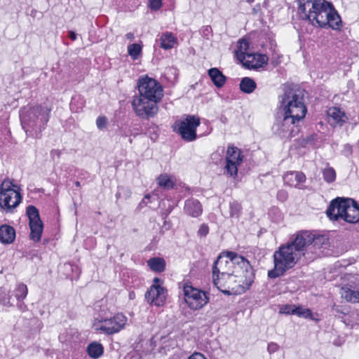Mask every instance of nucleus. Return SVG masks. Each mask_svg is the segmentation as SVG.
<instances>
[{
	"label": "nucleus",
	"mask_w": 359,
	"mask_h": 359,
	"mask_svg": "<svg viewBox=\"0 0 359 359\" xmlns=\"http://www.w3.org/2000/svg\"><path fill=\"white\" fill-rule=\"evenodd\" d=\"M139 95L134 96L132 101L133 110L137 116L149 118L158 112V102L163 96L161 85L147 76L138 79Z\"/></svg>",
	"instance_id": "nucleus-1"
},
{
	"label": "nucleus",
	"mask_w": 359,
	"mask_h": 359,
	"mask_svg": "<svg viewBox=\"0 0 359 359\" xmlns=\"http://www.w3.org/2000/svg\"><path fill=\"white\" fill-rule=\"evenodd\" d=\"M305 238H294L285 244L281 245L278 250L273 253L274 268L268 271V276L270 278L280 277L289 269L293 268L296 264L303 257L304 252L303 250Z\"/></svg>",
	"instance_id": "nucleus-2"
},
{
	"label": "nucleus",
	"mask_w": 359,
	"mask_h": 359,
	"mask_svg": "<svg viewBox=\"0 0 359 359\" xmlns=\"http://www.w3.org/2000/svg\"><path fill=\"white\" fill-rule=\"evenodd\" d=\"M278 111L302 121L307 108L304 102V90L296 85H285L278 96Z\"/></svg>",
	"instance_id": "nucleus-3"
},
{
	"label": "nucleus",
	"mask_w": 359,
	"mask_h": 359,
	"mask_svg": "<svg viewBox=\"0 0 359 359\" xmlns=\"http://www.w3.org/2000/svg\"><path fill=\"white\" fill-rule=\"evenodd\" d=\"M50 109L41 105L26 106L20 111L21 126L27 135L38 137L50 118Z\"/></svg>",
	"instance_id": "nucleus-4"
},
{
	"label": "nucleus",
	"mask_w": 359,
	"mask_h": 359,
	"mask_svg": "<svg viewBox=\"0 0 359 359\" xmlns=\"http://www.w3.org/2000/svg\"><path fill=\"white\" fill-rule=\"evenodd\" d=\"M326 214L331 220L340 219L347 223L359 222V205L352 198H337L332 201Z\"/></svg>",
	"instance_id": "nucleus-5"
},
{
	"label": "nucleus",
	"mask_w": 359,
	"mask_h": 359,
	"mask_svg": "<svg viewBox=\"0 0 359 359\" xmlns=\"http://www.w3.org/2000/svg\"><path fill=\"white\" fill-rule=\"evenodd\" d=\"M302 121L291 116L277 112L275 122L272 126L274 134L282 138H291L299 133V123Z\"/></svg>",
	"instance_id": "nucleus-6"
},
{
	"label": "nucleus",
	"mask_w": 359,
	"mask_h": 359,
	"mask_svg": "<svg viewBox=\"0 0 359 359\" xmlns=\"http://www.w3.org/2000/svg\"><path fill=\"white\" fill-rule=\"evenodd\" d=\"M17 185L8 178L0 185V207L6 212H11L20 203L22 196L15 189Z\"/></svg>",
	"instance_id": "nucleus-7"
},
{
	"label": "nucleus",
	"mask_w": 359,
	"mask_h": 359,
	"mask_svg": "<svg viewBox=\"0 0 359 359\" xmlns=\"http://www.w3.org/2000/svg\"><path fill=\"white\" fill-rule=\"evenodd\" d=\"M297 238H305V243L302 248L304 252L306 262L313 260L316 257L320 256L317 252L322 248L326 247L328 244V239L323 235H315L309 231H302L297 234Z\"/></svg>",
	"instance_id": "nucleus-8"
},
{
	"label": "nucleus",
	"mask_w": 359,
	"mask_h": 359,
	"mask_svg": "<svg viewBox=\"0 0 359 359\" xmlns=\"http://www.w3.org/2000/svg\"><path fill=\"white\" fill-rule=\"evenodd\" d=\"M327 2L325 0H298L299 17L317 26L320 15L324 11Z\"/></svg>",
	"instance_id": "nucleus-9"
},
{
	"label": "nucleus",
	"mask_w": 359,
	"mask_h": 359,
	"mask_svg": "<svg viewBox=\"0 0 359 359\" xmlns=\"http://www.w3.org/2000/svg\"><path fill=\"white\" fill-rule=\"evenodd\" d=\"M244 278L235 273L227 274L226 276L214 278L213 283L223 293L230 294L232 292H244L250 287H245Z\"/></svg>",
	"instance_id": "nucleus-10"
},
{
	"label": "nucleus",
	"mask_w": 359,
	"mask_h": 359,
	"mask_svg": "<svg viewBox=\"0 0 359 359\" xmlns=\"http://www.w3.org/2000/svg\"><path fill=\"white\" fill-rule=\"evenodd\" d=\"M226 255L232 259L234 273L244 278L245 287H250L255 280L254 270L248 260L234 252H226Z\"/></svg>",
	"instance_id": "nucleus-11"
},
{
	"label": "nucleus",
	"mask_w": 359,
	"mask_h": 359,
	"mask_svg": "<svg viewBox=\"0 0 359 359\" xmlns=\"http://www.w3.org/2000/svg\"><path fill=\"white\" fill-rule=\"evenodd\" d=\"M127 318L122 313H117L110 318H96L93 327L96 332L107 335L120 332L125 327Z\"/></svg>",
	"instance_id": "nucleus-12"
},
{
	"label": "nucleus",
	"mask_w": 359,
	"mask_h": 359,
	"mask_svg": "<svg viewBox=\"0 0 359 359\" xmlns=\"http://www.w3.org/2000/svg\"><path fill=\"white\" fill-rule=\"evenodd\" d=\"M200 125V118L188 115L184 120L175 122L174 130L179 133L187 142H191L196 138V128Z\"/></svg>",
	"instance_id": "nucleus-13"
},
{
	"label": "nucleus",
	"mask_w": 359,
	"mask_h": 359,
	"mask_svg": "<svg viewBox=\"0 0 359 359\" xmlns=\"http://www.w3.org/2000/svg\"><path fill=\"white\" fill-rule=\"evenodd\" d=\"M183 292L184 300L191 309H201L209 301L206 292L194 287L187 283L184 285Z\"/></svg>",
	"instance_id": "nucleus-14"
},
{
	"label": "nucleus",
	"mask_w": 359,
	"mask_h": 359,
	"mask_svg": "<svg viewBox=\"0 0 359 359\" xmlns=\"http://www.w3.org/2000/svg\"><path fill=\"white\" fill-rule=\"evenodd\" d=\"M26 213L29 220L30 238L37 242L40 241L43 232V223L40 219L39 210L35 206L29 205Z\"/></svg>",
	"instance_id": "nucleus-15"
},
{
	"label": "nucleus",
	"mask_w": 359,
	"mask_h": 359,
	"mask_svg": "<svg viewBox=\"0 0 359 359\" xmlns=\"http://www.w3.org/2000/svg\"><path fill=\"white\" fill-rule=\"evenodd\" d=\"M341 22V21L339 14L334 10L332 5L327 2L324 11H322L320 15L317 26L323 27L328 25L332 29H337L339 28Z\"/></svg>",
	"instance_id": "nucleus-16"
},
{
	"label": "nucleus",
	"mask_w": 359,
	"mask_h": 359,
	"mask_svg": "<svg viewBox=\"0 0 359 359\" xmlns=\"http://www.w3.org/2000/svg\"><path fill=\"white\" fill-rule=\"evenodd\" d=\"M348 280L341 288V296L347 302L359 303V275L349 276Z\"/></svg>",
	"instance_id": "nucleus-17"
},
{
	"label": "nucleus",
	"mask_w": 359,
	"mask_h": 359,
	"mask_svg": "<svg viewBox=\"0 0 359 359\" xmlns=\"http://www.w3.org/2000/svg\"><path fill=\"white\" fill-rule=\"evenodd\" d=\"M231 273H234L232 259L227 257L226 252H224L217 257L214 263L212 268L213 278H217V275L224 276Z\"/></svg>",
	"instance_id": "nucleus-18"
},
{
	"label": "nucleus",
	"mask_w": 359,
	"mask_h": 359,
	"mask_svg": "<svg viewBox=\"0 0 359 359\" xmlns=\"http://www.w3.org/2000/svg\"><path fill=\"white\" fill-rule=\"evenodd\" d=\"M167 290L157 285H153L145 294V299L150 304L163 306L166 300Z\"/></svg>",
	"instance_id": "nucleus-19"
},
{
	"label": "nucleus",
	"mask_w": 359,
	"mask_h": 359,
	"mask_svg": "<svg viewBox=\"0 0 359 359\" xmlns=\"http://www.w3.org/2000/svg\"><path fill=\"white\" fill-rule=\"evenodd\" d=\"M244 60V65L249 69H257L266 65L269 60L266 55L252 53L247 55V57H243Z\"/></svg>",
	"instance_id": "nucleus-20"
},
{
	"label": "nucleus",
	"mask_w": 359,
	"mask_h": 359,
	"mask_svg": "<svg viewBox=\"0 0 359 359\" xmlns=\"http://www.w3.org/2000/svg\"><path fill=\"white\" fill-rule=\"evenodd\" d=\"M283 180L290 187L300 188L299 184L305 182L306 176L302 172L289 171L284 174Z\"/></svg>",
	"instance_id": "nucleus-21"
},
{
	"label": "nucleus",
	"mask_w": 359,
	"mask_h": 359,
	"mask_svg": "<svg viewBox=\"0 0 359 359\" xmlns=\"http://www.w3.org/2000/svg\"><path fill=\"white\" fill-rule=\"evenodd\" d=\"M280 313L297 315L299 317L310 318L312 312L310 309L297 307L294 305L284 304L280 307Z\"/></svg>",
	"instance_id": "nucleus-22"
},
{
	"label": "nucleus",
	"mask_w": 359,
	"mask_h": 359,
	"mask_svg": "<svg viewBox=\"0 0 359 359\" xmlns=\"http://www.w3.org/2000/svg\"><path fill=\"white\" fill-rule=\"evenodd\" d=\"M327 114L330 124L334 127L342 126L347 119L345 113L337 107L330 108L327 111Z\"/></svg>",
	"instance_id": "nucleus-23"
},
{
	"label": "nucleus",
	"mask_w": 359,
	"mask_h": 359,
	"mask_svg": "<svg viewBox=\"0 0 359 359\" xmlns=\"http://www.w3.org/2000/svg\"><path fill=\"white\" fill-rule=\"evenodd\" d=\"M15 237V229L9 225L0 226V242L2 243H11Z\"/></svg>",
	"instance_id": "nucleus-24"
},
{
	"label": "nucleus",
	"mask_w": 359,
	"mask_h": 359,
	"mask_svg": "<svg viewBox=\"0 0 359 359\" xmlns=\"http://www.w3.org/2000/svg\"><path fill=\"white\" fill-rule=\"evenodd\" d=\"M184 210L187 214L196 217L201 214L202 207L197 200L189 199L185 203Z\"/></svg>",
	"instance_id": "nucleus-25"
},
{
	"label": "nucleus",
	"mask_w": 359,
	"mask_h": 359,
	"mask_svg": "<svg viewBox=\"0 0 359 359\" xmlns=\"http://www.w3.org/2000/svg\"><path fill=\"white\" fill-rule=\"evenodd\" d=\"M242 161L241 151L236 147H229L226 151V162L241 164Z\"/></svg>",
	"instance_id": "nucleus-26"
},
{
	"label": "nucleus",
	"mask_w": 359,
	"mask_h": 359,
	"mask_svg": "<svg viewBox=\"0 0 359 359\" xmlns=\"http://www.w3.org/2000/svg\"><path fill=\"white\" fill-rule=\"evenodd\" d=\"M208 75L217 88H221L224 85L226 76L217 68L210 69L208 70Z\"/></svg>",
	"instance_id": "nucleus-27"
},
{
	"label": "nucleus",
	"mask_w": 359,
	"mask_h": 359,
	"mask_svg": "<svg viewBox=\"0 0 359 359\" xmlns=\"http://www.w3.org/2000/svg\"><path fill=\"white\" fill-rule=\"evenodd\" d=\"M160 46L165 49L172 48L177 42L176 37L170 32H165L159 38Z\"/></svg>",
	"instance_id": "nucleus-28"
},
{
	"label": "nucleus",
	"mask_w": 359,
	"mask_h": 359,
	"mask_svg": "<svg viewBox=\"0 0 359 359\" xmlns=\"http://www.w3.org/2000/svg\"><path fill=\"white\" fill-rule=\"evenodd\" d=\"M156 182L159 187L168 190L172 189L175 184L173 177L166 173L160 175Z\"/></svg>",
	"instance_id": "nucleus-29"
},
{
	"label": "nucleus",
	"mask_w": 359,
	"mask_h": 359,
	"mask_svg": "<svg viewBox=\"0 0 359 359\" xmlns=\"http://www.w3.org/2000/svg\"><path fill=\"white\" fill-rule=\"evenodd\" d=\"M239 86L242 92L250 94L255 90L257 84L252 79L244 77L241 79Z\"/></svg>",
	"instance_id": "nucleus-30"
},
{
	"label": "nucleus",
	"mask_w": 359,
	"mask_h": 359,
	"mask_svg": "<svg viewBox=\"0 0 359 359\" xmlns=\"http://www.w3.org/2000/svg\"><path fill=\"white\" fill-rule=\"evenodd\" d=\"M87 351L91 358H98L103 354L104 348L101 344L94 341L88 346Z\"/></svg>",
	"instance_id": "nucleus-31"
},
{
	"label": "nucleus",
	"mask_w": 359,
	"mask_h": 359,
	"mask_svg": "<svg viewBox=\"0 0 359 359\" xmlns=\"http://www.w3.org/2000/svg\"><path fill=\"white\" fill-rule=\"evenodd\" d=\"M249 48V44L247 40L241 39L239 41V46L238 50H236V55L238 58L244 64V60L243 57H247V55H251L252 53H249L248 50Z\"/></svg>",
	"instance_id": "nucleus-32"
},
{
	"label": "nucleus",
	"mask_w": 359,
	"mask_h": 359,
	"mask_svg": "<svg viewBox=\"0 0 359 359\" xmlns=\"http://www.w3.org/2000/svg\"><path fill=\"white\" fill-rule=\"evenodd\" d=\"M148 266L154 271L162 272L165 269V261L162 258H152L148 260Z\"/></svg>",
	"instance_id": "nucleus-33"
},
{
	"label": "nucleus",
	"mask_w": 359,
	"mask_h": 359,
	"mask_svg": "<svg viewBox=\"0 0 359 359\" xmlns=\"http://www.w3.org/2000/svg\"><path fill=\"white\" fill-rule=\"evenodd\" d=\"M242 211V206L238 202L233 201L229 203V217L238 219Z\"/></svg>",
	"instance_id": "nucleus-34"
},
{
	"label": "nucleus",
	"mask_w": 359,
	"mask_h": 359,
	"mask_svg": "<svg viewBox=\"0 0 359 359\" xmlns=\"http://www.w3.org/2000/svg\"><path fill=\"white\" fill-rule=\"evenodd\" d=\"M323 177L327 183L333 182L336 179V172L334 168L327 167L323 170Z\"/></svg>",
	"instance_id": "nucleus-35"
},
{
	"label": "nucleus",
	"mask_w": 359,
	"mask_h": 359,
	"mask_svg": "<svg viewBox=\"0 0 359 359\" xmlns=\"http://www.w3.org/2000/svg\"><path fill=\"white\" fill-rule=\"evenodd\" d=\"M27 294V287L23 284L20 283L17 286L15 290V297L18 301L23 300Z\"/></svg>",
	"instance_id": "nucleus-36"
},
{
	"label": "nucleus",
	"mask_w": 359,
	"mask_h": 359,
	"mask_svg": "<svg viewBox=\"0 0 359 359\" xmlns=\"http://www.w3.org/2000/svg\"><path fill=\"white\" fill-rule=\"evenodd\" d=\"M142 47L137 43H133L128 46V54L134 59L136 60L140 55Z\"/></svg>",
	"instance_id": "nucleus-37"
},
{
	"label": "nucleus",
	"mask_w": 359,
	"mask_h": 359,
	"mask_svg": "<svg viewBox=\"0 0 359 359\" xmlns=\"http://www.w3.org/2000/svg\"><path fill=\"white\" fill-rule=\"evenodd\" d=\"M240 164H237L235 163H229L226 162L225 166V172L230 175L231 177H236L238 173V166Z\"/></svg>",
	"instance_id": "nucleus-38"
},
{
	"label": "nucleus",
	"mask_w": 359,
	"mask_h": 359,
	"mask_svg": "<svg viewBox=\"0 0 359 359\" xmlns=\"http://www.w3.org/2000/svg\"><path fill=\"white\" fill-rule=\"evenodd\" d=\"M108 120L105 116H99L96 120L97 127L100 130H103L107 126Z\"/></svg>",
	"instance_id": "nucleus-39"
},
{
	"label": "nucleus",
	"mask_w": 359,
	"mask_h": 359,
	"mask_svg": "<svg viewBox=\"0 0 359 359\" xmlns=\"http://www.w3.org/2000/svg\"><path fill=\"white\" fill-rule=\"evenodd\" d=\"M149 6L153 11H158L162 6L161 0H149Z\"/></svg>",
	"instance_id": "nucleus-40"
},
{
	"label": "nucleus",
	"mask_w": 359,
	"mask_h": 359,
	"mask_svg": "<svg viewBox=\"0 0 359 359\" xmlns=\"http://www.w3.org/2000/svg\"><path fill=\"white\" fill-rule=\"evenodd\" d=\"M208 232H209V228H208V225L203 224L200 226V228L198 231V234L200 236H206L208 235Z\"/></svg>",
	"instance_id": "nucleus-41"
},
{
	"label": "nucleus",
	"mask_w": 359,
	"mask_h": 359,
	"mask_svg": "<svg viewBox=\"0 0 359 359\" xmlns=\"http://www.w3.org/2000/svg\"><path fill=\"white\" fill-rule=\"evenodd\" d=\"M278 349H279V346L276 343L270 342L268 344L267 351L270 354L278 351Z\"/></svg>",
	"instance_id": "nucleus-42"
},
{
	"label": "nucleus",
	"mask_w": 359,
	"mask_h": 359,
	"mask_svg": "<svg viewBox=\"0 0 359 359\" xmlns=\"http://www.w3.org/2000/svg\"><path fill=\"white\" fill-rule=\"evenodd\" d=\"M277 198L280 201H285L287 198V193L285 190H280L277 194Z\"/></svg>",
	"instance_id": "nucleus-43"
},
{
	"label": "nucleus",
	"mask_w": 359,
	"mask_h": 359,
	"mask_svg": "<svg viewBox=\"0 0 359 359\" xmlns=\"http://www.w3.org/2000/svg\"><path fill=\"white\" fill-rule=\"evenodd\" d=\"M60 155H61V151L58 149H53L50 151V156L53 160H55V158H57V159L60 158Z\"/></svg>",
	"instance_id": "nucleus-44"
},
{
	"label": "nucleus",
	"mask_w": 359,
	"mask_h": 359,
	"mask_svg": "<svg viewBox=\"0 0 359 359\" xmlns=\"http://www.w3.org/2000/svg\"><path fill=\"white\" fill-rule=\"evenodd\" d=\"M188 359H207L204 355L201 353H194L191 355Z\"/></svg>",
	"instance_id": "nucleus-45"
},
{
	"label": "nucleus",
	"mask_w": 359,
	"mask_h": 359,
	"mask_svg": "<svg viewBox=\"0 0 359 359\" xmlns=\"http://www.w3.org/2000/svg\"><path fill=\"white\" fill-rule=\"evenodd\" d=\"M69 37L72 40V41H75L76 39V37H77V34L76 32H74V31H69Z\"/></svg>",
	"instance_id": "nucleus-46"
},
{
	"label": "nucleus",
	"mask_w": 359,
	"mask_h": 359,
	"mask_svg": "<svg viewBox=\"0 0 359 359\" xmlns=\"http://www.w3.org/2000/svg\"><path fill=\"white\" fill-rule=\"evenodd\" d=\"M125 36L127 39H129L130 41L133 40L135 38L134 34L132 32L127 33Z\"/></svg>",
	"instance_id": "nucleus-47"
},
{
	"label": "nucleus",
	"mask_w": 359,
	"mask_h": 359,
	"mask_svg": "<svg viewBox=\"0 0 359 359\" xmlns=\"http://www.w3.org/2000/svg\"><path fill=\"white\" fill-rule=\"evenodd\" d=\"M345 149H346L349 153H351V147L350 145L346 144V145L345 146Z\"/></svg>",
	"instance_id": "nucleus-48"
},
{
	"label": "nucleus",
	"mask_w": 359,
	"mask_h": 359,
	"mask_svg": "<svg viewBox=\"0 0 359 359\" xmlns=\"http://www.w3.org/2000/svg\"><path fill=\"white\" fill-rule=\"evenodd\" d=\"M159 281H160V280H159L158 278H155L154 279V283H158Z\"/></svg>",
	"instance_id": "nucleus-49"
},
{
	"label": "nucleus",
	"mask_w": 359,
	"mask_h": 359,
	"mask_svg": "<svg viewBox=\"0 0 359 359\" xmlns=\"http://www.w3.org/2000/svg\"><path fill=\"white\" fill-rule=\"evenodd\" d=\"M255 0H246V1L249 4H252V2H254Z\"/></svg>",
	"instance_id": "nucleus-50"
},
{
	"label": "nucleus",
	"mask_w": 359,
	"mask_h": 359,
	"mask_svg": "<svg viewBox=\"0 0 359 359\" xmlns=\"http://www.w3.org/2000/svg\"><path fill=\"white\" fill-rule=\"evenodd\" d=\"M116 197L117 198H118L120 197V193L119 192H117L116 194Z\"/></svg>",
	"instance_id": "nucleus-51"
},
{
	"label": "nucleus",
	"mask_w": 359,
	"mask_h": 359,
	"mask_svg": "<svg viewBox=\"0 0 359 359\" xmlns=\"http://www.w3.org/2000/svg\"><path fill=\"white\" fill-rule=\"evenodd\" d=\"M59 338H60V340H63L62 334L60 335Z\"/></svg>",
	"instance_id": "nucleus-52"
},
{
	"label": "nucleus",
	"mask_w": 359,
	"mask_h": 359,
	"mask_svg": "<svg viewBox=\"0 0 359 359\" xmlns=\"http://www.w3.org/2000/svg\"><path fill=\"white\" fill-rule=\"evenodd\" d=\"M76 185L77 187L80 186V182H76Z\"/></svg>",
	"instance_id": "nucleus-53"
},
{
	"label": "nucleus",
	"mask_w": 359,
	"mask_h": 359,
	"mask_svg": "<svg viewBox=\"0 0 359 359\" xmlns=\"http://www.w3.org/2000/svg\"><path fill=\"white\" fill-rule=\"evenodd\" d=\"M149 197H150V196H149V195H146L144 198H149Z\"/></svg>",
	"instance_id": "nucleus-54"
}]
</instances>
